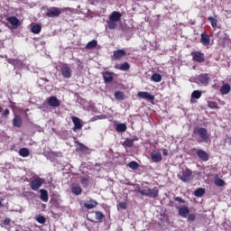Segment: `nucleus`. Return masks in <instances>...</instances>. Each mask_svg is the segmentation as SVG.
<instances>
[{
    "label": "nucleus",
    "mask_w": 231,
    "mask_h": 231,
    "mask_svg": "<svg viewBox=\"0 0 231 231\" xmlns=\"http://www.w3.org/2000/svg\"><path fill=\"white\" fill-rule=\"evenodd\" d=\"M193 134H195V136H200V139H197L198 143H201V142H208V139L210 138L207 128L204 127L194 128Z\"/></svg>",
    "instance_id": "obj_1"
},
{
    "label": "nucleus",
    "mask_w": 231,
    "mask_h": 231,
    "mask_svg": "<svg viewBox=\"0 0 231 231\" xmlns=\"http://www.w3.org/2000/svg\"><path fill=\"white\" fill-rule=\"evenodd\" d=\"M177 178H179V180L184 183H189V181L192 180V170L189 168L182 170L180 172H179Z\"/></svg>",
    "instance_id": "obj_2"
},
{
    "label": "nucleus",
    "mask_w": 231,
    "mask_h": 231,
    "mask_svg": "<svg viewBox=\"0 0 231 231\" xmlns=\"http://www.w3.org/2000/svg\"><path fill=\"white\" fill-rule=\"evenodd\" d=\"M138 193L141 194V196H147L148 198H158L160 190L158 189V188H147L146 189H139Z\"/></svg>",
    "instance_id": "obj_3"
},
{
    "label": "nucleus",
    "mask_w": 231,
    "mask_h": 231,
    "mask_svg": "<svg viewBox=\"0 0 231 231\" xmlns=\"http://www.w3.org/2000/svg\"><path fill=\"white\" fill-rule=\"evenodd\" d=\"M43 181L44 180L39 177L32 179L30 182L31 189L35 191L39 190V189L42 187Z\"/></svg>",
    "instance_id": "obj_4"
},
{
    "label": "nucleus",
    "mask_w": 231,
    "mask_h": 231,
    "mask_svg": "<svg viewBox=\"0 0 231 231\" xmlns=\"http://www.w3.org/2000/svg\"><path fill=\"white\" fill-rule=\"evenodd\" d=\"M197 80L202 86H208V84H210V80H211L210 74H208V73L199 74L197 78Z\"/></svg>",
    "instance_id": "obj_5"
},
{
    "label": "nucleus",
    "mask_w": 231,
    "mask_h": 231,
    "mask_svg": "<svg viewBox=\"0 0 231 231\" xmlns=\"http://www.w3.org/2000/svg\"><path fill=\"white\" fill-rule=\"evenodd\" d=\"M190 55L192 57V60H194L195 62H205V53L201 51H192Z\"/></svg>",
    "instance_id": "obj_6"
},
{
    "label": "nucleus",
    "mask_w": 231,
    "mask_h": 231,
    "mask_svg": "<svg viewBox=\"0 0 231 231\" xmlns=\"http://www.w3.org/2000/svg\"><path fill=\"white\" fill-rule=\"evenodd\" d=\"M137 97L143 98V100H147L148 102L154 104V96L151 95L149 92L140 91L137 93Z\"/></svg>",
    "instance_id": "obj_7"
},
{
    "label": "nucleus",
    "mask_w": 231,
    "mask_h": 231,
    "mask_svg": "<svg viewBox=\"0 0 231 231\" xmlns=\"http://www.w3.org/2000/svg\"><path fill=\"white\" fill-rule=\"evenodd\" d=\"M47 104L51 107H60V100H59V98H57V97H55V96H51V97H48Z\"/></svg>",
    "instance_id": "obj_8"
},
{
    "label": "nucleus",
    "mask_w": 231,
    "mask_h": 231,
    "mask_svg": "<svg viewBox=\"0 0 231 231\" xmlns=\"http://www.w3.org/2000/svg\"><path fill=\"white\" fill-rule=\"evenodd\" d=\"M60 71L63 79H71L72 72L68 64L61 66Z\"/></svg>",
    "instance_id": "obj_9"
},
{
    "label": "nucleus",
    "mask_w": 231,
    "mask_h": 231,
    "mask_svg": "<svg viewBox=\"0 0 231 231\" xmlns=\"http://www.w3.org/2000/svg\"><path fill=\"white\" fill-rule=\"evenodd\" d=\"M62 14V11L58 7H52L47 10L46 15L47 17H59Z\"/></svg>",
    "instance_id": "obj_10"
},
{
    "label": "nucleus",
    "mask_w": 231,
    "mask_h": 231,
    "mask_svg": "<svg viewBox=\"0 0 231 231\" xmlns=\"http://www.w3.org/2000/svg\"><path fill=\"white\" fill-rule=\"evenodd\" d=\"M103 79L106 83L113 82L115 80V77L116 74L115 72H111L109 70L102 72Z\"/></svg>",
    "instance_id": "obj_11"
},
{
    "label": "nucleus",
    "mask_w": 231,
    "mask_h": 231,
    "mask_svg": "<svg viewBox=\"0 0 231 231\" xmlns=\"http://www.w3.org/2000/svg\"><path fill=\"white\" fill-rule=\"evenodd\" d=\"M71 120L74 124V127H73L74 132H77L78 129H82V127H84V125H82V122L80 121V118L73 116L71 117Z\"/></svg>",
    "instance_id": "obj_12"
},
{
    "label": "nucleus",
    "mask_w": 231,
    "mask_h": 231,
    "mask_svg": "<svg viewBox=\"0 0 231 231\" xmlns=\"http://www.w3.org/2000/svg\"><path fill=\"white\" fill-rule=\"evenodd\" d=\"M125 55H127V52H125V51L119 49L117 51H113V59L115 60H120V59H122V57H125Z\"/></svg>",
    "instance_id": "obj_13"
},
{
    "label": "nucleus",
    "mask_w": 231,
    "mask_h": 231,
    "mask_svg": "<svg viewBox=\"0 0 231 231\" xmlns=\"http://www.w3.org/2000/svg\"><path fill=\"white\" fill-rule=\"evenodd\" d=\"M200 42L203 46H210V35L207 32H202L200 35Z\"/></svg>",
    "instance_id": "obj_14"
},
{
    "label": "nucleus",
    "mask_w": 231,
    "mask_h": 231,
    "mask_svg": "<svg viewBox=\"0 0 231 231\" xmlns=\"http://www.w3.org/2000/svg\"><path fill=\"white\" fill-rule=\"evenodd\" d=\"M197 156L201 162H208L210 160V156L204 150H198Z\"/></svg>",
    "instance_id": "obj_15"
},
{
    "label": "nucleus",
    "mask_w": 231,
    "mask_h": 231,
    "mask_svg": "<svg viewBox=\"0 0 231 231\" xmlns=\"http://www.w3.org/2000/svg\"><path fill=\"white\" fill-rule=\"evenodd\" d=\"M97 205H98V202H97V200H95L93 199H90L89 200H87L84 203V207L88 210H91V209L95 208Z\"/></svg>",
    "instance_id": "obj_16"
},
{
    "label": "nucleus",
    "mask_w": 231,
    "mask_h": 231,
    "mask_svg": "<svg viewBox=\"0 0 231 231\" xmlns=\"http://www.w3.org/2000/svg\"><path fill=\"white\" fill-rule=\"evenodd\" d=\"M13 125L14 127H23V117L19 115H14V117L13 118Z\"/></svg>",
    "instance_id": "obj_17"
},
{
    "label": "nucleus",
    "mask_w": 231,
    "mask_h": 231,
    "mask_svg": "<svg viewBox=\"0 0 231 231\" xmlns=\"http://www.w3.org/2000/svg\"><path fill=\"white\" fill-rule=\"evenodd\" d=\"M151 159L152 160V162L154 163H160V162H162V160L163 158L162 157V153H160V152H158L156 151H153L151 153Z\"/></svg>",
    "instance_id": "obj_18"
},
{
    "label": "nucleus",
    "mask_w": 231,
    "mask_h": 231,
    "mask_svg": "<svg viewBox=\"0 0 231 231\" xmlns=\"http://www.w3.org/2000/svg\"><path fill=\"white\" fill-rule=\"evenodd\" d=\"M120 19H122V14L118 11L112 12V14H110V17H109L110 21H114L116 23H118V21H120Z\"/></svg>",
    "instance_id": "obj_19"
},
{
    "label": "nucleus",
    "mask_w": 231,
    "mask_h": 231,
    "mask_svg": "<svg viewBox=\"0 0 231 231\" xmlns=\"http://www.w3.org/2000/svg\"><path fill=\"white\" fill-rule=\"evenodd\" d=\"M116 69H120V71H128V69H131V65L125 61L124 63H121L120 65L115 66Z\"/></svg>",
    "instance_id": "obj_20"
},
{
    "label": "nucleus",
    "mask_w": 231,
    "mask_h": 231,
    "mask_svg": "<svg viewBox=\"0 0 231 231\" xmlns=\"http://www.w3.org/2000/svg\"><path fill=\"white\" fill-rule=\"evenodd\" d=\"M71 192L72 194H75V196H80V194H82V188L79 184H73Z\"/></svg>",
    "instance_id": "obj_21"
},
{
    "label": "nucleus",
    "mask_w": 231,
    "mask_h": 231,
    "mask_svg": "<svg viewBox=\"0 0 231 231\" xmlns=\"http://www.w3.org/2000/svg\"><path fill=\"white\" fill-rule=\"evenodd\" d=\"M189 214H190V209L187 207H181L179 208V216H180V217H187Z\"/></svg>",
    "instance_id": "obj_22"
},
{
    "label": "nucleus",
    "mask_w": 231,
    "mask_h": 231,
    "mask_svg": "<svg viewBox=\"0 0 231 231\" xmlns=\"http://www.w3.org/2000/svg\"><path fill=\"white\" fill-rule=\"evenodd\" d=\"M40 199L45 203H48V199H50V197L48 196V190L40 189Z\"/></svg>",
    "instance_id": "obj_23"
},
{
    "label": "nucleus",
    "mask_w": 231,
    "mask_h": 231,
    "mask_svg": "<svg viewBox=\"0 0 231 231\" xmlns=\"http://www.w3.org/2000/svg\"><path fill=\"white\" fill-rule=\"evenodd\" d=\"M8 23H10V24H12V26H14V28H18L19 26V19H17V17L15 16H9L7 18Z\"/></svg>",
    "instance_id": "obj_24"
},
{
    "label": "nucleus",
    "mask_w": 231,
    "mask_h": 231,
    "mask_svg": "<svg viewBox=\"0 0 231 231\" xmlns=\"http://www.w3.org/2000/svg\"><path fill=\"white\" fill-rule=\"evenodd\" d=\"M98 46V42L97 40H92L88 42L86 45V50H93Z\"/></svg>",
    "instance_id": "obj_25"
},
{
    "label": "nucleus",
    "mask_w": 231,
    "mask_h": 231,
    "mask_svg": "<svg viewBox=\"0 0 231 231\" xmlns=\"http://www.w3.org/2000/svg\"><path fill=\"white\" fill-rule=\"evenodd\" d=\"M231 91V87L228 84H224L220 88L221 95H228Z\"/></svg>",
    "instance_id": "obj_26"
},
{
    "label": "nucleus",
    "mask_w": 231,
    "mask_h": 231,
    "mask_svg": "<svg viewBox=\"0 0 231 231\" xmlns=\"http://www.w3.org/2000/svg\"><path fill=\"white\" fill-rule=\"evenodd\" d=\"M116 131H117V133H125V131H127V125L124 123L118 124L116 126Z\"/></svg>",
    "instance_id": "obj_27"
},
{
    "label": "nucleus",
    "mask_w": 231,
    "mask_h": 231,
    "mask_svg": "<svg viewBox=\"0 0 231 231\" xmlns=\"http://www.w3.org/2000/svg\"><path fill=\"white\" fill-rule=\"evenodd\" d=\"M114 96L116 100H120V101L125 100V95L124 94V92L120 90L116 91Z\"/></svg>",
    "instance_id": "obj_28"
},
{
    "label": "nucleus",
    "mask_w": 231,
    "mask_h": 231,
    "mask_svg": "<svg viewBox=\"0 0 231 231\" xmlns=\"http://www.w3.org/2000/svg\"><path fill=\"white\" fill-rule=\"evenodd\" d=\"M42 26H41V24L39 23H35L31 28L32 33H35V34H38L40 32H42Z\"/></svg>",
    "instance_id": "obj_29"
},
{
    "label": "nucleus",
    "mask_w": 231,
    "mask_h": 231,
    "mask_svg": "<svg viewBox=\"0 0 231 231\" xmlns=\"http://www.w3.org/2000/svg\"><path fill=\"white\" fill-rule=\"evenodd\" d=\"M19 154L23 158H28V156H30V150H28V148H21L19 150Z\"/></svg>",
    "instance_id": "obj_30"
},
{
    "label": "nucleus",
    "mask_w": 231,
    "mask_h": 231,
    "mask_svg": "<svg viewBox=\"0 0 231 231\" xmlns=\"http://www.w3.org/2000/svg\"><path fill=\"white\" fill-rule=\"evenodd\" d=\"M214 183L217 187H225V181L223 179H219L217 175L215 177Z\"/></svg>",
    "instance_id": "obj_31"
},
{
    "label": "nucleus",
    "mask_w": 231,
    "mask_h": 231,
    "mask_svg": "<svg viewBox=\"0 0 231 231\" xmlns=\"http://www.w3.org/2000/svg\"><path fill=\"white\" fill-rule=\"evenodd\" d=\"M77 143H78V149L81 152H88V151H89V148L86 146L84 143H79V142H77Z\"/></svg>",
    "instance_id": "obj_32"
},
{
    "label": "nucleus",
    "mask_w": 231,
    "mask_h": 231,
    "mask_svg": "<svg viewBox=\"0 0 231 231\" xmlns=\"http://www.w3.org/2000/svg\"><path fill=\"white\" fill-rule=\"evenodd\" d=\"M205 194V189L203 188H199L194 191V196L196 198H201Z\"/></svg>",
    "instance_id": "obj_33"
},
{
    "label": "nucleus",
    "mask_w": 231,
    "mask_h": 231,
    "mask_svg": "<svg viewBox=\"0 0 231 231\" xmlns=\"http://www.w3.org/2000/svg\"><path fill=\"white\" fill-rule=\"evenodd\" d=\"M128 167L132 169V171H138V168L140 167V164L138 162L132 161L129 162Z\"/></svg>",
    "instance_id": "obj_34"
},
{
    "label": "nucleus",
    "mask_w": 231,
    "mask_h": 231,
    "mask_svg": "<svg viewBox=\"0 0 231 231\" xmlns=\"http://www.w3.org/2000/svg\"><path fill=\"white\" fill-rule=\"evenodd\" d=\"M151 80L153 82H162V76L158 73H153L152 75Z\"/></svg>",
    "instance_id": "obj_35"
},
{
    "label": "nucleus",
    "mask_w": 231,
    "mask_h": 231,
    "mask_svg": "<svg viewBox=\"0 0 231 231\" xmlns=\"http://www.w3.org/2000/svg\"><path fill=\"white\" fill-rule=\"evenodd\" d=\"M106 24L109 30H115V28L117 26L116 22L112 20L107 21Z\"/></svg>",
    "instance_id": "obj_36"
},
{
    "label": "nucleus",
    "mask_w": 231,
    "mask_h": 231,
    "mask_svg": "<svg viewBox=\"0 0 231 231\" xmlns=\"http://www.w3.org/2000/svg\"><path fill=\"white\" fill-rule=\"evenodd\" d=\"M208 20H209L212 28H217V19L214 18L213 16H209Z\"/></svg>",
    "instance_id": "obj_37"
},
{
    "label": "nucleus",
    "mask_w": 231,
    "mask_h": 231,
    "mask_svg": "<svg viewBox=\"0 0 231 231\" xmlns=\"http://www.w3.org/2000/svg\"><path fill=\"white\" fill-rule=\"evenodd\" d=\"M191 98H196V100L201 98V91L199 90H194L191 93Z\"/></svg>",
    "instance_id": "obj_38"
},
{
    "label": "nucleus",
    "mask_w": 231,
    "mask_h": 231,
    "mask_svg": "<svg viewBox=\"0 0 231 231\" xmlns=\"http://www.w3.org/2000/svg\"><path fill=\"white\" fill-rule=\"evenodd\" d=\"M208 106L210 109H219V106H217V103L216 101H208Z\"/></svg>",
    "instance_id": "obj_39"
},
{
    "label": "nucleus",
    "mask_w": 231,
    "mask_h": 231,
    "mask_svg": "<svg viewBox=\"0 0 231 231\" xmlns=\"http://www.w3.org/2000/svg\"><path fill=\"white\" fill-rule=\"evenodd\" d=\"M35 219L38 223H40V225H44V223H46V217H44L42 215L36 216Z\"/></svg>",
    "instance_id": "obj_40"
},
{
    "label": "nucleus",
    "mask_w": 231,
    "mask_h": 231,
    "mask_svg": "<svg viewBox=\"0 0 231 231\" xmlns=\"http://www.w3.org/2000/svg\"><path fill=\"white\" fill-rule=\"evenodd\" d=\"M125 147H133L134 145V139H126L125 142Z\"/></svg>",
    "instance_id": "obj_41"
},
{
    "label": "nucleus",
    "mask_w": 231,
    "mask_h": 231,
    "mask_svg": "<svg viewBox=\"0 0 231 231\" xmlns=\"http://www.w3.org/2000/svg\"><path fill=\"white\" fill-rule=\"evenodd\" d=\"M95 215H96V219L97 221H102V219H104V217H106V215H104L102 212L100 211H96L95 212Z\"/></svg>",
    "instance_id": "obj_42"
},
{
    "label": "nucleus",
    "mask_w": 231,
    "mask_h": 231,
    "mask_svg": "<svg viewBox=\"0 0 231 231\" xmlns=\"http://www.w3.org/2000/svg\"><path fill=\"white\" fill-rule=\"evenodd\" d=\"M80 181H81V185H83V187H88L89 179H88V177H83Z\"/></svg>",
    "instance_id": "obj_43"
},
{
    "label": "nucleus",
    "mask_w": 231,
    "mask_h": 231,
    "mask_svg": "<svg viewBox=\"0 0 231 231\" xmlns=\"http://www.w3.org/2000/svg\"><path fill=\"white\" fill-rule=\"evenodd\" d=\"M188 221H196V215H194V214L189 215Z\"/></svg>",
    "instance_id": "obj_44"
},
{
    "label": "nucleus",
    "mask_w": 231,
    "mask_h": 231,
    "mask_svg": "<svg viewBox=\"0 0 231 231\" xmlns=\"http://www.w3.org/2000/svg\"><path fill=\"white\" fill-rule=\"evenodd\" d=\"M174 201H177L178 203H185V199H181V197H176L174 199Z\"/></svg>",
    "instance_id": "obj_45"
},
{
    "label": "nucleus",
    "mask_w": 231,
    "mask_h": 231,
    "mask_svg": "<svg viewBox=\"0 0 231 231\" xmlns=\"http://www.w3.org/2000/svg\"><path fill=\"white\" fill-rule=\"evenodd\" d=\"M120 208H123V210H125L127 208V203L125 202H121L119 203Z\"/></svg>",
    "instance_id": "obj_46"
},
{
    "label": "nucleus",
    "mask_w": 231,
    "mask_h": 231,
    "mask_svg": "<svg viewBox=\"0 0 231 231\" xmlns=\"http://www.w3.org/2000/svg\"><path fill=\"white\" fill-rule=\"evenodd\" d=\"M10 115V110L8 108L5 109L2 116H8Z\"/></svg>",
    "instance_id": "obj_47"
},
{
    "label": "nucleus",
    "mask_w": 231,
    "mask_h": 231,
    "mask_svg": "<svg viewBox=\"0 0 231 231\" xmlns=\"http://www.w3.org/2000/svg\"><path fill=\"white\" fill-rule=\"evenodd\" d=\"M3 223L4 225L8 226L12 223V220L10 218H5Z\"/></svg>",
    "instance_id": "obj_48"
},
{
    "label": "nucleus",
    "mask_w": 231,
    "mask_h": 231,
    "mask_svg": "<svg viewBox=\"0 0 231 231\" xmlns=\"http://www.w3.org/2000/svg\"><path fill=\"white\" fill-rule=\"evenodd\" d=\"M162 154H163V156H167V154H169V151L167 149H163Z\"/></svg>",
    "instance_id": "obj_49"
},
{
    "label": "nucleus",
    "mask_w": 231,
    "mask_h": 231,
    "mask_svg": "<svg viewBox=\"0 0 231 231\" xmlns=\"http://www.w3.org/2000/svg\"><path fill=\"white\" fill-rule=\"evenodd\" d=\"M229 145H231V138H229V142H228Z\"/></svg>",
    "instance_id": "obj_50"
},
{
    "label": "nucleus",
    "mask_w": 231,
    "mask_h": 231,
    "mask_svg": "<svg viewBox=\"0 0 231 231\" xmlns=\"http://www.w3.org/2000/svg\"><path fill=\"white\" fill-rule=\"evenodd\" d=\"M0 207H3V202H1V200H0Z\"/></svg>",
    "instance_id": "obj_51"
},
{
    "label": "nucleus",
    "mask_w": 231,
    "mask_h": 231,
    "mask_svg": "<svg viewBox=\"0 0 231 231\" xmlns=\"http://www.w3.org/2000/svg\"><path fill=\"white\" fill-rule=\"evenodd\" d=\"M3 109V107L0 106V111Z\"/></svg>",
    "instance_id": "obj_52"
},
{
    "label": "nucleus",
    "mask_w": 231,
    "mask_h": 231,
    "mask_svg": "<svg viewBox=\"0 0 231 231\" xmlns=\"http://www.w3.org/2000/svg\"><path fill=\"white\" fill-rule=\"evenodd\" d=\"M193 151H196V148H193Z\"/></svg>",
    "instance_id": "obj_53"
}]
</instances>
